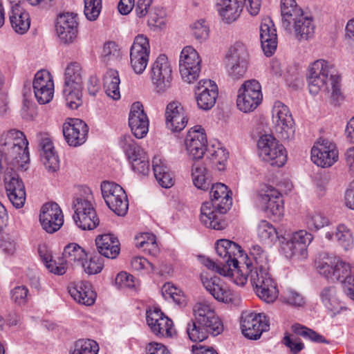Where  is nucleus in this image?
Here are the masks:
<instances>
[{
	"label": "nucleus",
	"mask_w": 354,
	"mask_h": 354,
	"mask_svg": "<svg viewBox=\"0 0 354 354\" xmlns=\"http://www.w3.org/2000/svg\"><path fill=\"white\" fill-rule=\"evenodd\" d=\"M227 212H222L212 203L205 202L201 207L200 221L205 227L216 230L225 227L223 214Z\"/></svg>",
	"instance_id": "34"
},
{
	"label": "nucleus",
	"mask_w": 354,
	"mask_h": 354,
	"mask_svg": "<svg viewBox=\"0 0 354 354\" xmlns=\"http://www.w3.org/2000/svg\"><path fill=\"white\" fill-rule=\"evenodd\" d=\"M135 245L136 248L153 256H156L159 252L156 236L152 233L143 232L137 234L135 237Z\"/></svg>",
	"instance_id": "47"
},
{
	"label": "nucleus",
	"mask_w": 354,
	"mask_h": 354,
	"mask_svg": "<svg viewBox=\"0 0 354 354\" xmlns=\"http://www.w3.org/2000/svg\"><path fill=\"white\" fill-rule=\"evenodd\" d=\"M10 295L12 302L18 306H22L28 301L29 290L26 286H17L10 290Z\"/></svg>",
	"instance_id": "60"
},
{
	"label": "nucleus",
	"mask_w": 354,
	"mask_h": 354,
	"mask_svg": "<svg viewBox=\"0 0 354 354\" xmlns=\"http://www.w3.org/2000/svg\"><path fill=\"white\" fill-rule=\"evenodd\" d=\"M334 65L325 59H317L311 63L307 70L309 92L313 95L319 93H328L333 97L341 95V77L333 73Z\"/></svg>",
	"instance_id": "4"
},
{
	"label": "nucleus",
	"mask_w": 354,
	"mask_h": 354,
	"mask_svg": "<svg viewBox=\"0 0 354 354\" xmlns=\"http://www.w3.org/2000/svg\"><path fill=\"white\" fill-rule=\"evenodd\" d=\"M201 279L205 290L218 301L232 303L237 298V295L219 277L201 274Z\"/></svg>",
	"instance_id": "24"
},
{
	"label": "nucleus",
	"mask_w": 354,
	"mask_h": 354,
	"mask_svg": "<svg viewBox=\"0 0 354 354\" xmlns=\"http://www.w3.org/2000/svg\"><path fill=\"white\" fill-rule=\"evenodd\" d=\"M151 48L148 37L142 34L138 35L130 48V64L133 72L142 74L149 63Z\"/></svg>",
	"instance_id": "19"
},
{
	"label": "nucleus",
	"mask_w": 354,
	"mask_h": 354,
	"mask_svg": "<svg viewBox=\"0 0 354 354\" xmlns=\"http://www.w3.org/2000/svg\"><path fill=\"white\" fill-rule=\"evenodd\" d=\"M316 26L313 18L305 13L291 22L284 30L299 42L307 41L313 38Z\"/></svg>",
	"instance_id": "31"
},
{
	"label": "nucleus",
	"mask_w": 354,
	"mask_h": 354,
	"mask_svg": "<svg viewBox=\"0 0 354 354\" xmlns=\"http://www.w3.org/2000/svg\"><path fill=\"white\" fill-rule=\"evenodd\" d=\"M40 157L46 169L50 172L56 171L59 167V157L51 137L46 133L37 135Z\"/></svg>",
	"instance_id": "30"
},
{
	"label": "nucleus",
	"mask_w": 354,
	"mask_h": 354,
	"mask_svg": "<svg viewBox=\"0 0 354 354\" xmlns=\"http://www.w3.org/2000/svg\"><path fill=\"white\" fill-rule=\"evenodd\" d=\"M194 96L199 109L209 110L215 104L218 95L216 84L207 79L200 80L194 86Z\"/></svg>",
	"instance_id": "26"
},
{
	"label": "nucleus",
	"mask_w": 354,
	"mask_h": 354,
	"mask_svg": "<svg viewBox=\"0 0 354 354\" xmlns=\"http://www.w3.org/2000/svg\"><path fill=\"white\" fill-rule=\"evenodd\" d=\"M82 86L64 84L63 96L71 109H77L82 104Z\"/></svg>",
	"instance_id": "46"
},
{
	"label": "nucleus",
	"mask_w": 354,
	"mask_h": 354,
	"mask_svg": "<svg viewBox=\"0 0 354 354\" xmlns=\"http://www.w3.org/2000/svg\"><path fill=\"white\" fill-rule=\"evenodd\" d=\"M120 55V49L115 42L108 41L104 44L102 53L104 62H109L118 60Z\"/></svg>",
	"instance_id": "62"
},
{
	"label": "nucleus",
	"mask_w": 354,
	"mask_h": 354,
	"mask_svg": "<svg viewBox=\"0 0 354 354\" xmlns=\"http://www.w3.org/2000/svg\"><path fill=\"white\" fill-rule=\"evenodd\" d=\"M248 257L252 262V270L259 273L268 271V257L267 252L259 245L254 244L250 248Z\"/></svg>",
	"instance_id": "43"
},
{
	"label": "nucleus",
	"mask_w": 354,
	"mask_h": 354,
	"mask_svg": "<svg viewBox=\"0 0 354 354\" xmlns=\"http://www.w3.org/2000/svg\"><path fill=\"white\" fill-rule=\"evenodd\" d=\"M119 146L129 160L133 171L140 175H147L149 163L143 150L136 144L130 135L120 138Z\"/></svg>",
	"instance_id": "11"
},
{
	"label": "nucleus",
	"mask_w": 354,
	"mask_h": 354,
	"mask_svg": "<svg viewBox=\"0 0 354 354\" xmlns=\"http://www.w3.org/2000/svg\"><path fill=\"white\" fill-rule=\"evenodd\" d=\"M315 265L317 272L331 281L344 282L351 273V265L333 254L322 253Z\"/></svg>",
	"instance_id": "6"
},
{
	"label": "nucleus",
	"mask_w": 354,
	"mask_h": 354,
	"mask_svg": "<svg viewBox=\"0 0 354 354\" xmlns=\"http://www.w3.org/2000/svg\"><path fill=\"white\" fill-rule=\"evenodd\" d=\"M313 240V234L300 230L293 232L290 237L280 239L279 251L286 258L302 260L308 256L307 248Z\"/></svg>",
	"instance_id": "8"
},
{
	"label": "nucleus",
	"mask_w": 354,
	"mask_h": 354,
	"mask_svg": "<svg viewBox=\"0 0 354 354\" xmlns=\"http://www.w3.org/2000/svg\"><path fill=\"white\" fill-rule=\"evenodd\" d=\"M102 0H84V14L89 21H95L101 11Z\"/></svg>",
	"instance_id": "61"
},
{
	"label": "nucleus",
	"mask_w": 354,
	"mask_h": 354,
	"mask_svg": "<svg viewBox=\"0 0 354 354\" xmlns=\"http://www.w3.org/2000/svg\"><path fill=\"white\" fill-rule=\"evenodd\" d=\"M129 125L131 132L137 138H142L148 133L149 121L140 102H134L129 115Z\"/></svg>",
	"instance_id": "32"
},
{
	"label": "nucleus",
	"mask_w": 354,
	"mask_h": 354,
	"mask_svg": "<svg viewBox=\"0 0 354 354\" xmlns=\"http://www.w3.org/2000/svg\"><path fill=\"white\" fill-rule=\"evenodd\" d=\"M260 40L261 48L266 56L272 55L277 46V30L270 17L262 19L260 26Z\"/></svg>",
	"instance_id": "35"
},
{
	"label": "nucleus",
	"mask_w": 354,
	"mask_h": 354,
	"mask_svg": "<svg viewBox=\"0 0 354 354\" xmlns=\"http://www.w3.org/2000/svg\"><path fill=\"white\" fill-rule=\"evenodd\" d=\"M201 59L198 52L191 46L183 48L179 59V71L183 80L192 84L199 77Z\"/></svg>",
	"instance_id": "17"
},
{
	"label": "nucleus",
	"mask_w": 354,
	"mask_h": 354,
	"mask_svg": "<svg viewBox=\"0 0 354 354\" xmlns=\"http://www.w3.org/2000/svg\"><path fill=\"white\" fill-rule=\"evenodd\" d=\"M257 235L261 241L268 245L274 244L277 240L280 242L283 237L272 224L265 220L258 224Z\"/></svg>",
	"instance_id": "45"
},
{
	"label": "nucleus",
	"mask_w": 354,
	"mask_h": 354,
	"mask_svg": "<svg viewBox=\"0 0 354 354\" xmlns=\"http://www.w3.org/2000/svg\"><path fill=\"white\" fill-rule=\"evenodd\" d=\"M249 62L226 60V69L228 75L233 80H239L244 77Z\"/></svg>",
	"instance_id": "58"
},
{
	"label": "nucleus",
	"mask_w": 354,
	"mask_h": 354,
	"mask_svg": "<svg viewBox=\"0 0 354 354\" xmlns=\"http://www.w3.org/2000/svg\"><path fill=\"white\" fill-rule=\"evenodd\" d=\"M35 97L40 104L50 102L54 95V82L50 73L41 70L35 75L32 82Z\"/></svg>",
	"instance_id": "29"
},
{
	"label": "nucleus",
	"mask_w": 354,
	"mask_h": 354,
	"mask_svg": "<svg viewBox=\"0 0 354 354\" xmlns=\"http://www.w3.org/2000/svg\"><path fill=\"white\" fill-rule=\"evenodd\" d=\"M101 191L106 205L115 214L122 216L127 213V196L120 185L113 182L104 181L101 184Z\"/></svg>",
	"instance_id": "16"
},
{
	"label": "nucleus",
	"mask_w": 354,
	"mask_h": 354,
	"mask_svg": "<svg viewBox=\"0 0 354 354\" xmlns=\"http://www.w3.org/2000/svg\"><path fill=\"white\" fill-rule=\"evenodd\" d=\"M320 298L326 308L334 313H339L342 309V304L337 295V290L334 286L324 288L320 292Z\"/></svg>",
	"instance_id": "48"
},
{
	"label": "nucleus",
	"mask_w": 354,
	"mask_h": 354,
	"mask_svg": "<svg viewBox=\"0 0 354 354\" xmlns=\"http://www.w3.org/2000/svg\"><path fill=\"white\" fill-rule=\"evenodd\" d=\"M311 160L319 167H331L338 160V151L333 142L320 138L311 149Z\"/></svg>",
	"instance_id": "22"
},
{
	"label": "nucleus",
	"mask_w": 354,
	"mask_h": 354,
	"mask_svg": "<svg viewBox=\"0 0 354 354\" xmlns=\"http://www.w3.org/2000/svg\"><path fill=\"white\" fill-rule=\"evenodd\" d=\"M80 266L88 274H95L103 269L104 260L99 256H94L89 261L86 259L82 261Z\"/></svg>",
	"instance_id": "63"
},
{
	"label": "nucleus",
	"mask_w": 354,
	"mask_h": 354,
	"mask_svg": "<svg viewBox=\"0 0 354 354\" xmlns=\"http://www.w3.org/2000/svg\"><path fill=\"white\" fill-rule=\"evenodd\" d=\"M10 22L12 29L19 34L26 33L30 26L29 13L22 6L11 7Z\"/></svg>",
	"instance_id": "40"
},
{
	"label": "nucleus",
	"mask_w": 354,
	"mask_h": 354,
	"mask_svg": "<svg viewBox=\"0 0 354 354\" xmlns=\"http://www.w3.org/2000/svg\"><path fill=\"white\" fill-rule=\"evenodd\" d=\"M291 329L295 334L301 336L305 339L310 340L315 343H328L324 336L300 324L296 323L292 324Z\"/></svg>",
	"instance_id": "54"
},
{
	"label": "nucleus",
	"mask_w": 354,
	"mask_h": 354,
	"mask_svg": "<svg viewBox=\"0 0 354 354\" xmlns=\"http://www.w3.org/2000/svg\"><path fill=\"white\" fill-rule=\"evenodd\" d=\"M78 32L77 15L74 12H64L59 15L56 19L55 34L62 44H73Z\"/></svg>",
	"instance_id": "21"
},
{
	"label": "nucleus",
	"mask_w": 354,
	"mask_h": 354,
	"mask_svg": "<svg viewBox=\"0 0 354 354\" xmlns=\"http://www.w3.org/2000/svg\"><path fill=\"white\" fill-rule=\"evenodd\" d=\"M92 198V196H87L86 198H77L73 202V221L75 225L83 230H93L100 223L91 201Z\"/></svg>",
	"instance_id": "14"
},
{
	"label": "nucleus",
	"mask_w": 354,
	"mask_h": 354,
	"mask_svg": "<svg viewBox=\"0 0 354 354\" xmlns=\"http://www.w3.org/2000/svg\"><path fill=\"white\" fill-rule=\"evenodd\" d=\"M272 120L274 131L280 139L289 140L294 138L295 122L286 105L279 101L275 102L272 111Z\"/></svg>",
	"instance_id": "13"
},
{
	"label": "nucleus",
	"mask_w": 354,
	"mask_h": 354,
	"mask_svg": "<svg viewBox=\"0 0 354 354\" xmlns=\"http://www.w3.org/2000/svg\"><path fill=\"white\" fill-rule=\"evenodd\" d=\"M201 262L208 269L213 270L219 274L228 277L232 282L234 275L232 274V268L229 265H224V263H216L212 259L203 257L201 258Z\"/></svg>",
	"instance_id": "57"
},
{
	"label": "nucleus",
	"mask_w": 354,
	"mask_h": 354,
	"mask_svg": "<svg viewBox=\"0 0 354 354\" xmlns=\"http://www.w3.org/2000/svg\"><path fill=\"white\" fill-rule=\"evenodd\" d=\"M248 277L250 279L257 295L266 303H272L279 296L276 283L268 272L259 273L250 268Z\"/></svg>",
	"instance_id": "18"
},
{
	"label": "nucleus",
	"mask_w": 354,
	"mask_h": 354,
	"mask_svg": "<svg viewBox=\"0 0 354 354\" xmlns=\"http://www.w3.org/2000/svg\"><path fill=\"white\" fill-rule=\"evenodd\" d=\"M149 76L154 91L158 94L166 93L172 86L173 70L168 57L159 55L150 64Z\"/></svg>",
	"instance_id": "9"
},
{
	"label": "nucleus",
	"mask_w": 354,
	"mask_h": 354,
	"mask_svg": "<svg viewBox=\"0 0 354 354\" xmlns=\"http://www.w3.org/2000/svg\"><path fill=\"white\" fill-rule=\"evenodd\" d=\"M84 77L81 65L78 62H71L64 70V84L83 86Z\"/></svg>",
	"instance_id": "44"
},
{
	"label": "nucleus",
	"mask_w": 354,
	"mask_h": 354,
	"mask_svg": "<svg viewBox=\"0 0 354 354\" xmlns=\"http://www.w3.org/2000/svg\"><path fill=\"white\" fill-rule=\"evenodd\" d=\"M257 205L268 215L278 218L283 214V203L280 192L272 186L263 185L257 192Z\"/></svg>",
	"instance_id": "15"
},
{
	"label": "nucleus",
	"mask_w": 354,
	"mask_h": 354,
	"mask_svg": "<svg viewBox=\"0 0 354 354\" xmlns=\"http://www.w3.org/2000/svg\"><path fill=\"white\" fill-rule=\"evenodd\" d=\"M209 195L211 200L207 201L208 203H212L222 212H227L230 209L232 204L231 192L225 184L218 183L212 185Z\"/></svg>",
	"instance_id": "37"
},
{
	"label": "nucleus",
	"mask_w": 354,
	"mask_h": 354,
	"mask_svg": "<svg viewBox=\"0 0 354 354\" xmlns=\"http://www.w3.org/2000/svg\"><path fill=\"white\" fill-rule=\"evenodd\" d=\"M86 253L78 244L72 243L67 245L64 250L63 257L66 263L81 265L86 260Z\"/></svg>",
	"instance_id": "50"
},
{
	"label": "nucleus",
	"mask_w": 354,
	"mask_h": 354,
	"mask_svg": "<svg viewBox=\"0 0 354 354\" xmlns=\"http://www.w3.org/2000/svg\"><path fill=\"white\" fill-rule=\"evenodd\" d=\"M98 344L91 339H80L75 341L71 348V354H97Z\"/></svg>",
	"instance_id": "52"
},
{
	"label": "nucleus",
	"mask_w": 354,
	"mask_h": 354,
	"mask_svg": "<svg viewBox=\"0 0 354 354\" xmlns=\"http://www.w3.org/2000/svg\"><path fill=\"white\" fill-rule=\"evenodd\" d=\"M207 156L212 163L217 167L220 171L224 169L225 163L228 158V153L221 147L212 146L207 149Z\"/></svg>",
	"instance_id": "55"
},
{
	"label": "nucleus",
	"mask_w": 354,
	"mask_h": 354,
	"mask_svg": "<svg viewBox=\"0 0 354 354\" xmlns=\"http://www.w3.org/2000/svg\"><path fill=\"white\" fill-rule=\"evenodd\" d=\"M115 285L119 288H136L138 284L136 279L131 274L122 271L119 272L115 279Z\"/></svg>",
	"instance_id": "64"
},
{
	"label": "nucleus",
	"mask_w": 354,
	"mask_h": 354,
	"mask_svg": "<svg viewBox=\"0 0 354 354\" xmlns=\"http://www.w3.org/2000/svg\"><path fill=\"white\" fill-rule=\"evenodd\" d=\"M120 84L118 71L114 69L108 70L104 75L103 86L106 95L113 100H118L121 97Z\"/></svg>",
	"instance_id": "42"
},
{
	"label": "nucleus",
	"mask_w": 354,
	"mask_h": 354,
	"mask_svg": "<svg viewBox=\"0 0 354 354\" xmlns=\"http://www.w3.org/2000/svg\"><path fill=\"white\" fill-rule=\"evenodd\" d=\"M131 266L133 270L140 274L149 275L155 272V266L144 257H133L131 260Z\"/></svg>",
	"instance_id": "56"
},
{
	"label": "nucleus",
	"mask_w": 354,
	"mask_h": 354,
	"mask_svg": "<svg viewBox=\"0 0 354 354\" xmlns=\"http://www.w3.org/2000/svg\"><path fill=\"white\" fill-rule=\"evenodd\" d=\"M304 223L310 232H317L330 225V219L319 211H314L307 214L304 218Z\"/></svg>",
	"instance_id": "49"
},
{
	"label": "nucleus",
	"mask_w": 354,
	"mask_h": 354,
	"mask_svg": "<svg viewBox=\"0 0 354 354\" xmlns=\"http://www.w3.org/2000/svg\"><path fill=\"white\" fill-rule=\"evenodd\" d=\"M259 156L271 165L282 167L287 161L284 147L271 134L262 135L257 143Z\"/></svg>",
	"instance_id": "10"
},
{
	"label": "nucleus",
	"mask_w": 354,
	"mask_h": 354,
	"mask_svg": "<svg viewBox=\"0 0 354 354\" xmlns=\"http://www.w3.org/2000/svg\"><path fill=\"white\" fill-rule=\"evenodd\" d=\"M193 315L194 319L189 321L187 326V333L192 342H202L209 334L216 336L223 332V322L210 303H196L193 306Z\"/></svg>",
	"instance_id": "2"
},
{
	"label": "nucleus",
	"mask_w": 354,
	"mask_h": 354,
	"mask_svg": "<svg viewBox=\"0 0 354 354\" xmlns=\"http://www.w3.org/2000/svg\"><path fill=\"white\" fill-rule=\"evenodd\" d=\"M68 290L73 299L80 304L89 306L95 301L97 295L89 282H72L68 285Z\"/></svg>",
	"instance_id": "36"
},
{
	"label": "nucleus",
	"mask_w": 354,
	"mask_h": 354,
	"mask_svg": "<svg viewBox=\"0 0 354 354\" xmlns=\"http://www.w3.org/2000/svg\"><path fill=\"white\" fill-rule=\"evenodd\" d=\"M193 315L194 319L189 321L187 326V333L192 342H202L209 334L216 336L223 332V322L210 303H196L193 306Z\"/></svg>",
	"instance_id": "1"
},
{
	"label": "nucleus",
	"mask_w": 354,
	"mask_h": 354,
	"mask_svg": "<svg viewBox=\"0 0 354 354\" xmlns=\"http://www.w3.org/2000/svg\"><path fill=\"white\" fill-rule=\"evenodd\" d=\"M162 294L166 299H171L179 306L185 304V298L183 292L171 283H166L162 289Z\"/></svg>",
	"instance_id": "59"
},
{
	"label": "nucleus",
	"mask_w": 354,
	"mask_h": 354,
	"mask_svg": "<svg viewBox=\"0 0 354 354\" xmlns=\"http://www.w3.org/2000/svg\"><path fill=\"white\" fill-rule=\"evenodd\" d=\"M262 100L261 86L256 80L245 81L238 90L236 106L243 113L254 111Z\"/></svg>",
	"instance_id": "12"
},
{
	"label": "nucleus",
	"mask_w": 354,
	"mask_h": 354,
	"mask_svg": "<svg viewBox=\"0 0 354 354\" xmlns=\"http://www.w3.org/2000/svg\"><path fill=\"white\" fill-rule=\"evenodd\" d=\"M324 237L329 241H335L344 250H349L354 246L353 232L344 224H339L334 230L326 232Z\"/></svg>",
	"instance_id": "38"
},
{
	"label": "nucleus",
	"mask_w": 354,
	"mask_h": 354,
	"mask_svg": "<svg viewBox=\"0 0 354 354\" xmlns=\"http://www.w3.org/2000/svg\"><path fill=\"white\" fill-rule=\"evenodd\" d=\"M193 315L194 319L189 321L187 326V333L192 342H202L209 334L216 336L223 332V322L210 303H196L193 306Z\"/></svg>",
	"instance_id": "3"
},
{
	"label": "nucleus",
	"mask_w": 354,
	"mask_h": 354,
	"mask_svg": "<svg viewBox=\"0 0 354 354\" xmlns=\"http://www.w3.org/2000/svg\"><path fill=\"white\" fill-rule=\"evenodd\" d=\"M249 51L246 45L240 41L234 43L228 49L225 59L249 62Z\"/></svg>",
	"instance_id": "53"
},
{
	"label": "nucleus",
	"mask_w": 354,
	"mask_h": 354,
	"mask_svg": "<svg viewBox=\"0 0 354 354\" xmlns=\"http://www.w3.org/2000/svg\"><path fill=\"white\" fill-rule=\"evenodd\" d=\"M217 254L223 259L224 265L232 268L233 283L243 286L248 281L250 268L253 264L247 254L236 243L228 239H220L216 243Z\"/></svg>",
	"instance_id": "5"
},
{
	"label": "nucleus",
	"mask_w": 354,
	"mask_h": 354,
	"mask_svg": "<svg viewBox=\"0 0 354 354\" xmlns=\"http://www.w3.org/2000/svg\"><path fill=\"white\" fill-rule=\"evenodd\" d=\"M99 253L109 259H115L120 253V243L117 237L111 234H104L95 239Z\"/></svg>",
	"instance_id": "39"
},
{
	"label": "nucleus",
	"mask_w": 354,
	"mask_h": 354,
	"mask_svg": "<svg viewBox=\"0 0 354 354\" xmlns=\"http://www.w3.org/2000/svg\"><path fill=\"white\" fill-rule=\"evenodd\" d=\"M269 319L263 313L245 311L241 315V332L250 339L260 338L263 332L269 330Z\"/></svg>",
	"instance_id": "20"
},
{
	"label": "nucleus",
	"mask_w": 354,
	"mask_h": 354,
	"mask_svg": "<svg viewBox=\"0 0 354 354\" xmlns=\"http://www.w3.org/2000/svg\"><path fill=\"white\" fill-rule=\"evenodd\" d=\"M281 26L283 28L290 26L291 22H293L305 12L301 7L298 6L295 0H281L280 2Z\"/></svg>",
	"instance_id": "41"
},
{
	"label": "nucleus",
	"mask_w": 354,
	"mask_h": 354,
	"mask_svg": "<svg viewBox=\"0 0 354 354\" xmlns=\"http://www.w3.org/2000/svg\"><path fill=\"white\" fill-rule=\"evenodd\" d=\"M244 6L251 15L256 16L260 11L261 1L216 0V10L222 21L230 24L239 19Z\"/></svg>",
	"instance_id": "7"
},
{
	"label": "nucleus",
	"mask_w": 354,
	"mask_h": 354,
	"mask_svg": "<svg viewBox=\"0 0 354 354\" xmlns=\"http://www.w3.org/2000/svg\"><path fill=\"white\" fill-rule=\"evenodd\" d=\"M207 136L201 126L191 128L185 139L186 151L192 160L201 159L207 150Z\"/></svg>",
	"instance_id": "25"
},
{
	"label": "nucleus",
	"mask_w": 354,
	"mask_h": 354,
	"mask_svg": "<svg viewBox=\"0 0 354 354\" xmlns=\"http://www.w3.org/2000/svg\"><path fill=\"white\" fill-rule=\"evenodd\" d=\"M65 140L71 147H78L83 145L88 132L87 124L78 118H68L62 127Z\"/></svg>",
	"instance_id": "28"
},
{
	"label": "nucleus",
	"mask_w": 354,
	"mask_h": 354,
	"mask_svg": "<svg viewBox=\"0 0 354 354\" xmlns=\"http://www.w3.org/2000/svg\"><path fill=\"white\" fill-rule=\"evenodd\" d=\"M39 222L44 230L53 234L58 231L64 224V214L56 203H47L40 210Z\"/></svg>",
	"instance_id": "27"
},
{
	"label": "nucleus",
	"mask_w": 354,
	"mask_h": 354,
	"mask_svg": "<svg viewBox=\"0 0 354 354\" xmlns=\"http://www.w3.org/2000/svg\"><path fill=\"white\" fill-rule=\"evenodd\" d=\"M280 300L282 303L297 308H302L306 304V299L303 295L290 288H287L282 291Z\"/></svg>",
	"instance_id": "51"
},
{
	"label": "nucleus",
	"mask_w": 354,
	"mask_h": 354,
	"mask_svg": "<svg viewBox=\"0 0 354 354\" xmlns=\"http://www.w3.org/2000/svg\"><path fill=\"white\" fill-rule=\"evenodd\" d=\"M165 115L166 127L171 131H180L187 124L186 112L178 101L171 102L167 105Z\"/></svg>",
	"instance_id": "33"
},
{
	"label": "nucleus",
	"mask_w": 354,
	"mask_h": 354,
	"mask_svg": "<svg viewBox=\"0 0 354 354\" xmlns=\"http://www.w3.org/2000/svg\"><path fill=\"white\" fill-rule=\"evenodd\" d=\"M147 323L151 332L158 337H172L176 329L171 319L165 316L160 308L153 307L147 311Z\"/></svg>",
	"instance_id": "23"
}]
</instances>
